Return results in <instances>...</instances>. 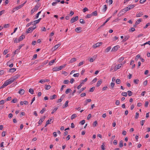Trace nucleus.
<instances>
[{
	"instance_id": "f257e3e1",
	"label": "nucleus",
	"mask_w": 150,
	"mask_h": 150,
	"mask_svg": "<svg viewBox=\"0 0 150 150\" xmlns=\"http://www.w3.org/2000/svg\"><path fill=\"white\" fill-rule=\"evenodd\" d=\"M120 47V46L118 45H117L113 47L111 50V52H115Z\"/></svg>"
},
{
	"instance_id": "f03ea898",
	"label": "nucleus",
	"mask_w": 150,
	"mask_h": 150,
	"mask_svg": "<svg viewBox=\"0 0 150 150\" xmlns=\"http://www.w3.org/2000/svg\"><path fill=\"white\" fill-rule=\"evenodd\" d=\"M6 81L8 85L11 83L13 81H14L11 77L10 79L7 80Z\"/></svg>"
},
{
	"instance_id": "7ed1b4c3",
	"label": "nucleus",
	"mask_w": 150,
	"mask_h": 150,
	"mask_svg": "<svg viewBox=\"0 0 150 150\" xmlns=\"http://www.w3.org/2000/svg\"><path fill=\"white\" fill-rule=\"evenodd\" d=\"M20 76V74H17L15 76L13 77H12L11 78L14 81L15 80L17 79Z\"/></svg>"
},
{
	"instance_id": "20e7f679",
	"label": "nucleus",
	"mask_w": 150,
	"mask_h": 150,
	"mask_svg": "<svg viewBox=\"0 0 150 150\" xmlns=\"http://www.w3.org/2000/svg\"><path fill=\"white\" fill-rule=\"evenodd\" d=\"M75 31L77 33H80L81 31V28L80 27L77 28H75Z\"/></svg>"
},
{
	"instance_id": "39448f33",
	"label": "nucleus",
	"mask_w": 150,
	"mask_h": 150,
	"mask_svg": "<svg viewBox=\"0 0 150 150\" xmlns=\"http://www.w3.org/2000/svg\"><path fill=\"white\" fill-rule=\"evenodd\" d=\"M32 27H30L28 29L27 31L26 32V33H28L32 32L33 31V30L32 29Z\"/></svg>"
},
{
	"instance_id": "423d86ee",
	"label": "nucleus",
	"mask_w": 150,
	"mask_h": 150,
	"mask_svg": "<svg viewBox=\"0 0 150 150\" xmlns=\"http://www.w3.org/2000/svg\"><path fill=\"white\" fill-rule=\"evenodd\" d=\"M76 60V59L75 58H72L69 62V64L72 63Z\"/></svg>"
},
{
	"instance_id": "0eeeda50",
	"label": "nucleus",
	"mask_w": 150,
	"mask_h": 150,
	"mask_svg": "<svg viewBox=\"0 0 150 150\" xmlns=\"http://www.w3.org/2000/svg\"><path fill=\"white\" fill-rule=\"evenodd\" d=\"M60 45L61 44H58L57 45H56L52 48V49H54V50H55L57 49L58 47L60 46Z\"/></svg>"
},
{
	"instance_id": "6e6552de",
	"label": "nucleus",
	"mask_w": 150,
	"mask_h": 150,
	"mask_svg": "<svg viewBox=\"0 0 150 150\" xmlns=\"http://www.w3.org/2000/svg\"><path fill=\"white\" fill-rule=\"evenodd\" d=\"M69 103V101L67 100L66 101L65 104L64 105H63V108H67V107L68 106V103Z\"/></svg>"
},
{
	"instance_id": "1a4fd4ad",
	"label": "nucleus",
	"mask_w": 150,
	"mask_h": 150,
	"mask_svg": "<svg viewBox=\"0 0 150 150\" xmlns=\"http://www.w3.org/2000/svg\"><path fill=\"white\" fill-rule=\"evenodd\" d=\"M102 81L101 79L99 80L97 82L96 84V86L99 87L102 83Z\"/></svg>"
},
{
	"instance_id": "9d476101",
	"label": "nucleus",
	"mask_w": 150,
	"mask_h": 150,
	"mask_svg": "<svg viewBox=\"0 0 150 150\" xmlns=\"http://www.w3.org/2000/svg\"><path fill=\"white\" fill-rule=\"evenodd\" d=\"M110 19H106V20L98 28V29L101 28L102 27H103L104 26L106 23H107L109 20Z\"/></svg>"
},
{
	"instance_id": "9b49d317",
	"label": "nucleus",
	"mask_w": 150,
	"mask_h": 150,
	"mask_svg": "<svg viewBox=\"0 0 150 150\" xmlns=\"http://www.w3.org/2000/svg\"><path fill=\"white\" fill-rule=\"evenodd\" d=\"M25 38V35L24 34H23L21 36H20L19 38V39L21 41H22L23 39Z\"/></svg>"
},
{
	"instance_id": "f8f14e48",
	"label": "nucleus",
	"mask_w": 150,
	"mask_h": 150,
	"mask_svg": "<svg viewBox=\"0 0 150 150\" xmlns=\"http://www.w3.org/2000/svg\"><path fill=\"white\" fill-rule=\"evenodd\" d=\"M16 70V69L15 68H13L10 69H9V72L11 73H13Z\"/></svg>"
},
{
	"instance_id": "ddd939ff",
	"label": "nucleus",
	"mask_w": 150,
	"mask_h": 150,
	"mask_svg": "<svg viewBox=\"0 0 150 150\" xmlns=\"http://www.w3.org/2000/svg\"><path fill=\"white\" fill-rule=\"evenodd\" d=\"M125 12H124V11H123V10L122 9V11H120V12H119V14H118V16H120L121 15H122L124 14L125 13Z\"/></svg>"
},
{
	"instance_id": "4468645a",
	"label": "nucleus",
	"mask_w": 150,
	"mask_h": 150,
	"mask_svg": "<svg viewBox=\"0 0 150 150\" xmlns=\"http://www.w3.org/2000/svg\"><path fill=\"white\" fill-rule=\"evenodd\" d=\"M122 65V64H118L117 66V67H116V69H115V71H116L117 69H120Z\"/></svg>"
},
{
	"instance_id": "2eb2a0df",
	"label": "nucleus",
	"mask_w": 150,
	"mask_h": 150,
	"mask_svg": "<svg viewBox=\"0 0 150 150\" xmlns=\"http://www.w3.org/2000/svg\"><path fill=\"white\" fill-rule=\"evenodd\" d=\"M25 92V91L24 89H20L19 92V93L21 95H23Z\"/></svg>"
},
{
	"instance_id": "dca6fc26",
	"label": "nucleus",
	"mask_w": 150,
	"mask_h": 150,
	"mask_svg": "<svg viewBox=\"0 0 150 150\" xmlns=\"http://www.w3.org/2000/svg\"><path fill=\"white\" fill-rule=\"evenodd\" d=\"M23 6V5L21 4L19 6L16 7L14 9L16 11L18 10V9L20 8H22Z\"/></svg>"
},
{
	"instance_id": "f3484780",
	"label": "nucleus",
	"mask_w": 150,
	"mask_h": 150,
	"mask_svg": "<svg viewBox=\"0 0 150 150\" xmlns=\"http://www.w3.org/2000/svg\"><path fill=\"white\" fill-rule=\"evenodd\" d=\"M129 38V37L127 36H126L125 37V38L123 39L122 42H124L127 40Z\"/></svg>"
},
{
	"instance_id": "a211bd4d",
	"label": "nucleus",
	"mask_w": 150,
	"mask_h": 150,
	"mask_svg": "<svg viewBox=\"0 0 150 150\" xmlns=\"http://www.w3.org/2000/svg\"><path fill=\"white\" fill-rule=\"evenodd\" d=\"M56 60V59H54L50 61L49 63V65H52L55 62Z\"/></svg>"
},
{
	"instance_id": "6ab92c4d",
	"label": "nucleus",
	"mask_w": 150,
	"mask_h": 150,
	"mask_svg": "<svg viewBox=\"0 0 150 150\" xmlns=\"http://www.w3.org/2000/svg\"><path fill=\"white\" fill-rule=\"evenodd\" d=\"M124 57H122L120 58L118 60V62H119V63L121 62L124 59Z\"/></svg>"
},
{
	"instance_id": "aec40b11",
	"label": "nucleus",
	"mask_w": 150,
	"mask_h": 150,
	"mask_svg": "<svg viewBox=\"0 0 150 150\" xmlns=\"http://www.w3.org/2000/svg\"><path fill=\"white\" fill-rule=\"evenodd\" d=\"M111 46H109L105 50V52H108L111 49Z\"/></svg>"
},
{
	"instance_id": "412c9836",
	"label": "nucleus",
	"mask_w": 150,
	"mask_h": 150,
	"mask_svg": "<svg viewBox=\"0 0 150 150\" xmlns=\"http://www.w3.org/2000/svg\"><path fill=\"white\" fill-rule=\"evenodd\" d=\"M77 115L76 114H74L72 115L71 117V119L73 120L77 117Z\"/></svg>"
},
{
	"instance_id": "4be33fe9",
	"label": "nucleus",
	"mask_w": 150,
	"mask_h": 150,
	"mask_svg": "<svg viewBox=\"0 0 150 150\" xmlns=\"http://www.w3.org/2000/svg\"><path fill=\"white\" fill-rule=\"evenodd\" d=\"M57 97V96L56 95H54L52 96H51L50 97V99L52 100L54 99H55Z\"/></svg>"
},
{
	"instance_id": "5701e85b",
	"label": "nucleus",
	"mask_w": 150,
	"mask_h": 150,
	"mask_svg": "<svg viewBox=\"0 0 150 150\" xmlns=\"http://www.w3.org/2000/svg\"><path fill=\"white\" fill-rule=\"evenodd\" d=\"M99 47V44L98 42L97 43H96L94 44L93 45V47L94 48H96L97 47Z\"/></svg>"
},
{
	"instance_id": "b1692460",
	"label": "nucleus",
	"mask_w": 150,
	"mask_h": 150,
	"mask_svg": "<svg viewBox=\"0 0 150 150\" xmlns=\"http://www.w3.org/2000/svg\"><path fill=\"white\" fill-rule=\"evenodd\" d=\"M123 141L122 140H121L120 142L119 146L120 147H122L123 146Z\"/></svg>"
},
{
	"instance_id": "393cba45",
	"label": "nucleus",
	"mask_w": 150,
	"mask_h": 150,
	"mask_svg": "<svg viewBox=\"0 0 150 150\" xmlns=\"http://www.w3.org/2000/svg\"><path fill=\"white\" fill-rule=\"evenodd\" d=\"M107 5H105L104 6L103 8V12H105L106 10L107 9Z\"/></svg>"
},
{
	"instance_id": "a878e982",
	"label": "nucleus",
	"mask_w": 150,
	"mask_h": 150,
	"mask_svg": "<svg viewBox=\"0 0 150 150\" xmlns=\"http://www.w3.org/2000/svg\"><path fill=\"white\" fill-rule=\"evenodd\" d=\"M71 91V90L70 88H68L67 89L65 92L66 94H68V93L70 92Z\"/></svg>"
},
{
	"instance_id": "bb28decb",
	"label": "nucleus",
	"mask_w": 150,
	"mask_h": 150,
	"mask_svg": "<svg viewBox=\"0 0 150 150\" xmlns=\"http://www.w3.org/2000/svg\"><path fill=\"white\" fill-rule=\"evenodd\" d=\"M29 92L32 94H33L34 93V90L32 88H30L29 90Z\"/></svg>"
},
{
	"instance_id": "cd10ccee",
	"label": "nucleus",
	"mask_w": 150,
	"mask_h": 150,
	"mask_svg": "<svg viewBox=\"0 0 150 150\" xmlns=\"http://www.w3.org/2000/svg\"><path fill=\"white\" fill-rule=\"evenodd\" d=\"M41 20V19H38L37 20L34 21V25H35L36 24H37L38 23H39V22Z\"/></svg>"
},
{
	"instance_id": "c85d7f7f",
	"label": "nucleus",
	"mask_w": 150,
	"mask_h": 150,
	"mask_svg": "<svg viewBox=\"0 0 150 150\" xmlns=\"http://www.w3.org/2000/svg\"><path fill=\"white\" fill-rule=\"evenodd\" d=\"M139 80L138 79H135L134 80V82L135 84H138L139 83Z\"/></svg>"
},
{
	"instance_id": "c756f323",
	"label": "nucleus",
	"mask_w": 150,
	"mask_h": 150,
	"mask_svg": "<svg viewBox=\"0 0 150 150\" xmlns=\"http://www.w3.org/2000/svg\"><path fill=\"white\" fill-rule=\"evenodd\" d=\"M18 101V100L17 98H14L11 101V103H16Z\"/></svg>"
},
{
	"instance_id": "7c9ffc66",
	"label": "nucleus",
	"mask_w": 150,
	"mask_h": 150,
	"mask_svg": "<svg viewBox=\"0 0 150 150\" xmlns=\"http://www.w3.org/2000/svg\"><path fill=\"white\" fill-rule=\"evenodd\" d=\"M95 88V87L94 86L93 87L91 88H90L89 90V91L90 92H93Z\"/></svg>"
},
{
	"instance_id": "2f4dec72",
	"label": "nucleus",
	"mask_w": 150,
	"mask_h": 150,
	"mask_svg": "<svg viewBox=\"0 0 150 150\" xmlns=\"http://www.w3.org/2000/svg\"><path fill=\"white\" fill-rule=\"evenodd\" d=\"M86 87L81 88L80 89V91H78V92L79 93H80L82 91H83L84 90H85L86 89Z\"/></svg>"
},
{
	"instance_id": "473e14b6",
	"label": "nucleus",
	"mask_w": 150,
	"mask_h": 150,
	"mask_svg": "<svg viewBox=\"0 0 150 150\" xmlns=\"http://www.w3.org/2000/svg\"><path fill=\"white\" fill-rule=\"evenodd\" d=\"M116 82L117 84H119L121 83V81L119 79H117L116 80Z\"/></svg>"
},
{
	"instance_id": "72a5a7b5",
	"label": "nucleus",
	"mask_w": 150,
	"mask_h": 150,
	"mask_svg": "<svg viewBox=\"0 0 150 150\" xmlns=\"http://www.w3.org/2000/svg\"><path fill=\"white\" fill-rule=\"evenodd\" d=\"M91 14L92 16H96L97 15V11H94L91 13Z\"/></svg>"
},
{
	"instance_id": "f704fd0d",
	"label": "nucleus",
	"mask_w": 150,
	"mask_h": 150,
	"mask_svg": "<svg viewBox=\"0 0 150 150\" xmlns=\"http://www.w3.org/2000/svg\"><path fill=\"white\" fill-rule=\"evenodd\" d=\"M127 93H128V95L129 96H132V92L130 91H128Z\"/></svg>"
},
{
	"instance_id": "c9c22d12",
	"label": "nucleus",
	"mask_w": 150,
	"mask_h": 150,
	"mask_svg": "<svg viewBox=\"0 0 150 150\" xmlns=\"http://www.w3.org/2000/svg\"><path fill=\"white\" fill-rule=\"evenodd\" d=\"M122 95L123 96L126 97L127 96V92H122Z\"/></svg>"
},
{
	"instance_id": "e433bc0d",
	"label": "nucleus",
	"mask_w": 150,
	"mask_h": 150,
	"mask_svg": "<svg viewBox=\"0 0 150 150\" xmlns=\"http://www.w3.org/2000/svg\"><path fill=\"white\" fill-rule=\"evenodd\" d=\"M142 15V13H139L138 14H137L136 15V16L137 17H139L141 16Z\"/></svg>"
},
{
	"instance_id": "4c0bfd02",
	"label": "nucleus",
	"mask_w": 150,
	"mask_h": 150,
	"mask_svg": "<svg viewBox=\"0 0 150 150\" xmlns=\"http://www.w3.org/2000/svg\"><path fill=\"white\" fill-rule=\"evenodd\" d=\"M103 144L101 145V148L102 150H104L105 149V146L104 144V143H103Z\"/></svg>"
},
{
	"instance_id": "58836bf2",
	"label": "nucleus",
	"mask_w": 150,
	"mask_h": 150,
	"mask_svg": "<svg viewBox=\"0 0 150 150\" xmlns=\"http://www.w3.org/2000/svg\"><path fill=\"white\" fill-rule=\"evenodd\" d=\"M20 41L19 39L16 38L14 41V43H18Z\"/></svg>"
},
{
	"instance_id": "ea45409f",
	"label": "nucleus",
	"mask_w": 150,
	"mask_h": 150,
	"mask_svg": "<svg viewBox=\"0 0 150 150\" xmlns=\"http://www.w3.org/2000/svg\"><path fill=\"white\" fill-rule=\"evenodd\" d=\"M58 67H54L53 68V71H59V69H58Z\"/></svg>"
},
{
	"instance_id": "a19ab883",
	"label": "nucleus",
	"mask_w": 150,
	"mask_h": 150,
	"mask_svg": "<svg viewBox=\"0 0 150 150\" xmlns=\"http://www.w3.org/2000/svg\"><path fill=\"white\" fill-rule=\"evenodd\" d=\"M98 124L97 121L96 120L94 121L93 123V126L94 127L96 126Z\"/></svg>"
},
{
	"instance_id": "79ce46f5",
	"label": "nucleus",
	"mask_w": 150,
	"mask_h": 150,
	"mask_svg": "<svg viewBox=\"0 0 150 150\" xmlns=\"http://www.w3.org/2000/svg\"><path fill=\"white\" fill-rule=\"evenodd\" d=\"M19 52V50L18 49L14 52V55L13 57L17 53Z\"/></svg>"
},
{
	"instance_id": "37998d69",
	"label": "nucleus",
	"mask_w": 150,
	"mask_h": 150,
	"mask_svg": "<svg viewBox=\"0 0 150 150\" xmlns=\"http://www.w3.org/2000/svg\"><path fill=\"white\" fill-rule=\"evenodd\" d=\"M69 82V81L67 80H64L63 81V83L66 84H68Z\"/></svg>"
},
{
	"instance_id": "c03bdc74",
	"label": "nucleus",
	"mask_w": 150,
	"mask_h": 150,
	"mask_svg": "<svg viewBox=\"0 0 150 150\" xmlns=\"http://www.w3.org/2000/svg\"><path fill=\"white\" fill-rule=\"evenodd\" d=\"M115 85V83L114 82H111L110 83V86L111 87V88H113L114 86Z\"/></svg>"
},
{
	"instance_id": "a18cd8bd",
	"label": "nucleus",
	"mask_w": 150,
	"mask_h": 150,
	"mask_svg": "<svg viewBox=\"0 0 150 150\" xmlns=\"http://www.w3.org/2000/svg\"><path fill=\"white\" fill-rule=\"evenodd\" d=\"M140 55L139 54H138L136 56V57L135 58V60L136 61H137L138 59L140 58Z\"/></svg>"
},
{
	"instance_id": "49530a36",
	"label": "nucleus",
	"mask_w": 150,
	"mask_h": 150,
	"mask_svg": "<svg viewBox=\"0 0 150 150\" xmlns=\"http://www.w3.org/2000/svg\"><path fill=\"white\" fill-rule=\"evenodd\" d=\"M45 86H46L45 89L47 90H48L50 89V88L51 87V86L49 85H46Z\"/></svg>"
},
{
	"instance_id": "de8ad7c7",
	"label": "nucleus",
	"mask_w": 150,
	"mask_h": 150,
	"mask_svg": "<svg viewBox=\"0 0 150 150\" xmlns=\"http://www.w3.org/2000/svg\"><path fill=\"white\" fill-rule=\"evenodd\" d=\"M58 109V108L57 107L55 108L54 109H53L51 112L52 114H53Z\"/></svg>"
},
{
	"instance_id": "09e8293b",
	"label": "nucleus",
	"mask_w": 150,
	"mask_h": 150,
	"mask_svg": "<svg viewBox=\"0 0 150 150\" xmlns=\"http://www.w3.org/2000/svg\"><path fill=\"white\" fill-rule=\"evenodd\" d=\"M87 79H87V78H86L84 80H83L82 81V82L81 83V84H83L84 83L83 82H86L87 81Z\"/></svg>"
},
{
	"instance_id": "8fccbe9b",
	"label": "nucleus",
	"mask_w": 150,
	"mask_h": 150,
	"mask_svg": "<svg viewBox=\"0 0 150 150\" xmlns=\"http://www.w3.org/2000/svg\"><path fill=\"white\" fill-rule=\"evenodd\" d=\"M45 111V108H42V109L40 111V112L41 114H43L44 112Z\"/></svg>"
},
{
	"instance_id": "3c124183",
	"label": "nucleus",
	"mask_w": 150,
	"mask_h": 150,
	"mask_svg": "<svg viewBox=\"0 0 150 150\" xmlns=\"http://www.w3.org/2000/svg\"><path fill=\"white\" fill-rule=\"evenodd\" d=\"M139 116V113L138 112H136V115L135 117V118L137 119L138 118Z\"/></svg>"
},
{
	"instance_id": "603ef678",
	"label": "nucleus",
	"mask_w": 150,
	"mask_h": 150,
	"mask_svg": "<svg viewBox=\"0 0 150 150\" xmlns=\"http://www.w3.org/2000/svg\"><path fill=\"white\" fill-rule=\"evenodd\" d=\"M142 21L141 19H138V20H137L135 22V23L137 25L139 24Z\"/></svg>"
},
{
	"instance_id": "864d4df0",
	"label": "nucleus",
	"mask_w": 150,
	"mask_h": 150,
	"mask_svg": "<svg viewBox=\"0 0 150 150\" xmlns=\"http://www.w3.org/2000/svg\"><path fill=\"white\" fill-rule=\"evenodd\" d=\"M73 76L75 77H78L79 76V73L74 74L73 75Z\"/></svg>"
},
{
	"instance_id": "5fc2aeb1",
	"label": "nucleus",
	"mask_w": 150,
	"mask_h": 150,
	"mask_svg": "<svg viewBox=\"0 0 150 150\" xmlns=\"http://www.w3.org/2000/svg\"><path fill=\"white\" fill-rule=\"evenodd\" d=\"M91 16H92L91 14H87L85 18H91Z\"/></svg>"
},
{
	"instance_id": "6e6d98bb",
	"label": "nucleus",
	"mask_w": 150,
	"mask_h": 150,
	"mask_svg": "<svg viewBox=\"0 0 150 150\" xmlns=\"http://www.w3.org/2000/svg\"><path fill=\"white\" fill-rule=\"evenodd\" d=\"M150 25V23H147L145 26L144 27V28L145 29L147 28Z\"/></svg>"
},
{
	"instance_id": "4d7b16f0",
	"label": "nucleus",
	"mask_w": 150,
	"mask_h": 150,
	"mask_svg": "<svg viewBox=\"0 0 150 150\" xmlns=\"http://www.w3.org/2000/svg\"><path fill=\"white\" fill-rule=\"evenodd\" d=\"M9 25H10L9 24H6L4 25V27L5 28H7L9 27Z\"/></svg>"
},
{
	"instance_id": "13d9d810",
	"label": "nucleus",
	"mask_w": 150,
	"mask_h": 150,
	"mask_svg": "<svg viewBox=\"0 0 150 150\" xmlns=\"http://www.w3.org/2000/svg\"><path fill=\"white\" fill-rule=\"evenodd\" d=\"M6 134V131H3L2 133V136L3 137H4Z\"/></svg>"
},
{
	"instance_id": "bf43d9fd",
	"label": "nucleus",
	"mask_w": 150,
	"mask_h": 150,
	"mask_svg": "<svg viewBox=\"0 0 150 150\" xmlns=\"http://www.w3.org/2000/svg\"><path fill=\"white\" fill-rule=\"evenodd\" d=\"M8 52V51L7 50H5L3 52V54L4 55L6 54Z\"/></svg>"
},
{
	"instance_id": "052dcab7",
	"label": "nucleus",
	"mask_w": 150,
	"mask_h": 150,
	"mask_svg": "<svg viewBox=\"0 0 150 150\" xmlns=\"http://www.w3.org/2000/svg\"><path fill=\"white\" fill-rule=\"evenodd\" d=\"M52 120V119H49L48 120L46 121V123L48 124H50L51 123H50V122H51Z\"/></svg>"
},
{
	"instance_id": "680f3d73",
	"label": "nucleus",
	"mask_w": 150,
	"mask_h": 150,
	"mask_svg": "<svg viewBox=\"0 0 150 150\" xmlns=\"http://www.w3.org/2000/svg\"><path fill=\"white\" fill-rule=\"evenodd\" d=\"M8 85V83H7L6 81L3 84V86H4V87H6V86H7Z\"/></svg>"
},
{
	"instance_id": "e2e57ef3",
	"label": "nucleus",
	"mask_w": 150,
	"mask_h": 150,
	"mask_svg": "<svg viewBox=\"0 0 150 150\" xmlns=\"http://www.w3.org/2000/svg\"><path fill=\"white\" fill-rule=\"evenodd\" d=\"M8 85V83H7L6 81L3 84V86H4V87H6V86H7Z\"/></svg>"
},
{
	"instance_id": "0e129e2a",
	"label": "nucleus",
	"mask_w": 150,
	"mask_h": 150,
	"mask_svg": "<svg viewBox=\"0 0 150 150\" xmlns=\"http://www.w3.org/2000/svg\"><path fill=\"white\" fill-rule=\"evenodd\" d=\"M80 22L81 23L83 24L85 23L84 19H80Z\"/></svg>"
},
{
	"instance_id": "69168bd1",
	"label": "nucleus",
	"mask_w": 150,
	"mask_h": 150,
	"mask_svg": "<svg viewBox=\"0 0 150 150\" xmlns=\"http://www.w3.org/2000/svg\"><path fill=\"white\" fill-rule=\"evenodd\" d=\"M145 122V120H142L140 121L141 125L142 126L143 125L144 122Z\"/></svg>"
},
{
	"instance_id": "338daca9",
	"label": "nucleus",
	"mask_w": 150,
	"mask_h": 150,
	"mask_svg": "<svg viewBox=\"0 0 150 150\" xmlns=\"http://www.w3.org/2000/svg\"><path fill=\"white\" fill-rule=\"evenodd\" d=\"M25 115V113L24 112H21V114H20V117H22L23 116H24Z\"/></svg>"
},
{
	"instance_id": "774afa93",
	"label": "nucleus",
	"mask_w": 150,
	"mask_h": 150,
	"mask_svg": "<svg viewBox=\"0 0 150 150\" xmlns=\"http://www.w3.org/2000/svg\"><path fill=\"white\" fill-rule=\"evenodd\" d=\"M46 82L44 80L42 79L39 82L40 83H45Z\"/></svg>"
}]
</instances>
